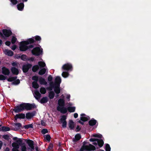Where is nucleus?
<instances>
[{"label":"nucleus","mask_w":151,"mask_h":151,"mask_svg":"<svg viewBox=\"0 0 151 151\" xmlns=\"http://www.w3.org/2000/svg\"><path fill=\"white\" fill-rule=\"evenodd\" d=\"M36 107L35 104H34L22 103L19 105L16 106L13 110L16 113L21 112L25 109L30 110Z\"/></svg>","instance_id":"nucleus-1"},{"label":"nucleus","mask_w":151,"mask_h":151,"mask_svg":"<svg viewBox=\"0 0 151 151\" xmlns=\"http://www.w3.org/2000/svg\"><path fill=\"white\" fill-rule=\"evenodd\" d=\"M58 106L57 107V110L60 111L61 113L65 114L67 112V109L64 107L65 106V101L64 99H59L58 101Z\"/></svg>","instance_id":"nucleus-2"},{"label":"nucleus","mask_w":151,"mask_h":151,"mask_svg":"<svg viewBox=\"0 0 151 151\" xmlns=\"http://www.w3.org/2000/svg\"><path fill=\"white\" fill-rule=\"evenodd\" d=\"M42 49H40L39 47H37L33 48L31 50V52L33 55L38 56L42 54Z\"/></svg>","instance_id":"nucleus-3"},{"label":"nucleus","mask_w":151,"mask_h":151,"mask_svg":"<svg viewBox=\"0 0 151 151\" xmlns=\"http://www.w3.org/2000/svg\"><path fill=\"white\" fill-rule=\"evenodd\" d=\"M62 69L64 70L72 71L73 69L72 65L70 63H67L63 65Z\"/></svg>","instance_id":"nucleus-4"},{"label":"nucleus","mask_w":151,"mask_h":151,"mask_svg":"<svg viewBox=\"0 0 151 151\" xmlns=\"http://www.w3.org/2000/svg\"><path fill=\"white\" fill-rule=\"evenodd\" d=\"M27 44L24 41L21 42L19 46V50L21 51H25L27 50Z\"/></svg>","instance_id":"nucleus-5"},{"label":"nucleus","mask_w":151,"mask_h":151,"mask_svg":"<svg viewBox=\"0 0 151 151\" xmlns=\"http://www.w3.org/2000/svg\"><path fill=\"white\" fill-rule=\"evenodd\" d=\"M84 150L88 151L94 150H96V147L93 145L89 144L88 145L82 146Z\"/></svg>","instance_id":"nucleus-6"},{"label":"nucleus","mask_w":151,"mask_h":151,"mask_svg":"<svg viewBox=\"0 0 151 151\" xmlns=\"http://www.w3.org/2000/svg\"><path fill=\"white\" fill-rule=\"evenodd\" d=\"M2 32L4 35L6 37H9L12 34V31L10 29H3Z\"/></svg>","instance_id":"nucleus-7"},{"label":"nucleus","mask_w":151,"mask_h":151,"mask_svg":"<svg viewBox=\"0 0 151 151\" xmlns=\"http://www.w3.org/2000/svg\"><path fill=\"white\" fill-rule=\"evenodd\" d=\"M67 116L65 115L63 116L60 119L61 122L62 123V127L63 128L66 127L67 122L66 121Z\"/></svg>","instance_id":"nucleus-8"},{"label":"nucleus","mask_w":151,"mask_h":151,"mask_svg":"<svg viewBox=\"0 0 151 151\" xmlns=\"http://www.w3.org/2000/svg\"><path fill=\"white\" fill-rule=\"evenodd\" d=\"M32 66V65L31 64H27L26 65H24L22 67V71L24 73H27L29 70V68H30Z\"/></svg>","instance_id":"nucleus-9"},{"label":"nucleus","mask_w":151,"mask_h":151,"mask_svg":"<svg viewBox=\"0 0 151 151\" xmlns=\"http://www.w3.org/2000/svg\"><path fill=\"white\" fill-rule=\"evenodd\" d=\"M36 113V112L35 111H33L31 112H27L26 114V118L27 119H31L35 115Z\"/></svg>","instance_id":"nucleus-10"},{"label":"nucleus","mask_w":151,"mask_h":151,"mask_svg":"<svg viewBox=\"0 0 151 151\" xmlns=\"http://www.w3.org/2000/svg\"><path fill=\"white\" fill-rule=\"evenodd\" d=\"M2 73L4 75L8 76L10 73V71L9 69L5 67L2 68Z\"/></svg>","instance_id":"nucleus-11"},{"label":"nucleus","mask_w":151,"mask_h":151,"mask_svg":"<svg viewBox=\"0 0 151 151\" xmlns=\"http://www.w3.org/2000/svg\"><path fill=\"white\" fill-rule=\"evenodd\" d=\"M27 143L29 147L30 148L31 150H34L35 149L34 146V142L33 141L29 139L27 140Z\"/></svg>","instance_id":"nucleus-12"},{"label":"nucleus","mask_w":151,"mask_h":151,"mask_svg":"<svg viewBox=\"0 0 151 151\" xmlns=\"http://www.w3.org/2000/svg\"><path fill=\"white\" fill-rule=\"evenodd\" d=\"M25 118V115L24 113H20L16 115L14 117L15 120L17 121L18 118L24 119Z\"/></svg>","instance_id":"nucleus-13"},{"label":"nucleus","mask_w":151,"mask_h":151,"mask_svg":"<svg viewBox=\"0 0 151 151\" xmlns=\"http://www.w3.org/2000/svg\"><path fill=\"white\" fill-rule=\"evenodd\" d=\"M12 146L13 147L12 149V151H19L18 150L19 145L17 143L15 142H13L12 143Z\"/></svg>","instance_id":"nucleus-14"},{"label":"nucleus","mask_w":151,"mask_h":151,"mask_svg":"<svg viewBox=\"0 0 151 151\" xmlns=\"http://www.w3.org/2000/svg\"><path fill=\"white\" fill-rule=\"evenodd\" d=\"M61 82V80L60 77L59 76H57L55 78V85L60 86V84Z\"/></svg>","instance_id":"nucleus-15"},{"label":"nucleus","mask_w":151,"mask_h":151,"mask_svg":"<svg viewBox=\"0 0 151 151\" xmlns=\"http://www.w3.org/2000/svg\"><path fill=\"white\" fill-rule=\"evenodd\" d=\"M11 70L12 73L13 75H17L19 73L18 69L14 67H12Z\"/></svg>","instance_id":"nucleus-16"},{"label":"nucleus","mask_w":151,"mask_h":151,"mask_svg":"<svg viewBox=\"0 0 151 151\" xmlns=\"http://www.w3.org/2000/svg\"><path fill=\"white\" fill-rule=\"evenodd\" d=\"M24 41L25 44L27 45L31 44L35 42V41L32 38L28 39L27 40Z\"/></svg>","instance_id":"nucleus-17"},{"label":"nucleus","mask_w":151,"mask_h":151,"mask_svg":"<svg viewBox=\"0 0 151 151\" xmlns=\"http://www.w3.org/2000/svg\"><path fill=\"white\" fill-rule=\"evenodd\" d=\"M13 139L16 140V142L18 143V144L20 146L24 145V143H22V139H18L17 137H14L13 138Z\"/></svg>","instance_id":"nucleus-18"},{"label":"nucleus","mask_w":151,"mask_h":151,"mask_svg":"<svg viewBox=\"0 0 151 151\" xmlns=\"http://www.w3.org/2000/svg\"><path fill=\"white\" fill-rule=\"evenodd\" d=\"M86 116V115L84 114H81V116L80 117L81 120L83 122L87 121L89 119L88 118L85 117V116Z\"/></svg>","instance_id":"nucleus-19"},{"label":"nucleus","mask_w":151,"mask_h":151,"mask_svg":"<svg viewBox=\"0 0 151 151\" xmlns=\"http://www.w3.org/2000/svg\"><path fill=\"white\" fill-rule=\"evenodd\" d=\"M18 9L20 11H22L24 7V4L23 3H21L17 5Z\"/></svg>","instance_id":"nucleus-20"},{"label":"nucleus","mask_w":151,"mask_h":151,"mask_svg":"<svg viewBox=\"0 0 151 151\" xmlns=\"http://www.w3.org/2000/svg\"><path fill=\"white\" fill-rule=\"evenodd\" d=\"M60 86L55 85V87L54 88V91L56 93L59 94L60 92Z\"/></svg>","instance_id":"nucleus-21"},{"label":"nucleus","mask_w":151,"mask_h":151,"mask_svg":"<svg viewBox=\"0 0 151 151\" xmlns=\"http://www.w3.org/2000/svg\"><path fill=\"white\" fill-rule=\"evenodd\" d=\"M35 97L37 99H38L40 98L41 96V95L39 93V91L37 90H36L34 92Z\"/></svg>","instance_id":"nucleus-22"},{"label":"nucleus","mask_w":151,"mask_h":151,"mask_svg":"<svg viewBox=\"0 0 151 151\" xmlns=\"http://www.w3.org/2000/svg\"><path fill=\"white\" fill-rule=\"evenodd\" d=\"M97 121L94 119H91L88 122L89 124L91 126H93L96 124L97 123Z\"/></svg>","instance_id":"nucleus-23"},{"label":"nucleus","mask_w":151,"mask_h":151,"mask_svg":"<svg viewBox=\"0 0 151 151\" xmlns=\"http://www.w3.org/2000/svg\"><path fill=\"white\" fill-rule=\"evenodd\" d=\"M39 81L41 84L46 85L47 82L45 81V79L42 77L40 78Z\"/></svg>","instance_id":"nucleus-24"},{"label":"nucleus","mask_w":151,"mask_h":151,"mask_svg":"<svg viewBox=\"0 0 151 151\" xmlns=\"http://www.w3.org/2000/svg\"><path fill=\"white\" fill-rule=\"evenodd\" d=\"M68 125L70 130H72L74 128V122L72 120H70Z\"/></svg>","instance_id":"nucleus-25"},{"label":"nucleus","mask_w":151,"mask_h":151,"mask_svg":"<svg viewBox=\"0 0 151 151\" xmlns=\"http://www.w3.org/2000/svg\"><path fill=\"white\" fill-rule=\"evenodd\" d=\"M97 142L98 145L100 147L103 146L104 144V142L102 139H98Z\"/></svg>","instance_id":"nucleus-26"},{"label":"nucleus","mask_w":151,"mask_h":151,"mask_svg":"<svg viewBox=\"0 0 151 151\" xmlns=\"http://www.w3.org/2000/svg\"><path fill=\"white\" fill-rule=\"evenodd\" d=\"M68 110L70 112H73L75 111L76 107L75 106H69L67 108Z\"/></svg>","instance_id":"nucleus-27"},{"label":"nucleus","mask_w":151,"mask_h":151,"mask_svg":"<svg viewBox=\"0 0 151 151\" xmlns=\"http://www.w3.org/2000/svg\"><path fill=\"white\" fill-rule=\"evenodd\" d=\"M48 101V99L47 97H44L42 98L40 101L41 104H44L47 102Z\"/></svg>","instance_id":"nucleus-28"},{"label":"nucleus","mask_w":151,"mask_h":151,"mask_svg":"<svg viewBox=\"0 0 151 151\" xmlns=\"http://www.w3.org/2000/svg\"><path fill=\"white\" fill-rule=\"evenodd\" d=\"M55 95V93L52 91H50L49 93L48 96L50 99H53Z\"/></svg>","instance_id":"nucleus-29"},{"label":"nucleus","mask_w":151,"mask_h":151,"mask_svg":"<svg viewBox=\"0 0 151 151\" xmlns=\"http://www.w3.org/2000/svg\"><path fill=\"white\" fill-rule=\"evenodd\" d=\"M32 84V87L34 88L37 89L39 87V86L37 82H33Z\"/></svg>","instance_id":"nucleus-30"},{"label":"nucleus","mask_w":151,"mask_h":151,"mask_svg":"<svg viewBox=\"0 0 151 151\" xmlns=\"http://www.w3.org/2000/svg\"><path fill=\"white\" fill-rule=\"evenodd\" d=\"M39 67L38 65H34L32 68V71L34 72H37L39 69Z\"/></svg>","instance_id":"nucleus-31"},{"label":"nucleus","mask_w":151,"mask_h":151,"mask_svg":"<svg viewBox=\"0 0 151 151\" xmlns=\"http://www.w3.org/2000/svg\"><path fill=\"white\" fill-rule=\"evenodd\" d=\"M46 72V70L45 68L41 69L39 72L38 74L40 75L44 74Z\"/></svg>","instance_id":"nucleus-32"},{"label":"nucleus","mask_w":151,"mask_h":151,"mask_svg":"<svg viewBox=\"0 0 151 151\" xmlns=\"http://www.w3.org/2000/svg\"><path fill=\"white\" fill-rule=\"evenodd\" d=\"M81 138V136L80 134H78L75 136V139H74V141H77L79 140Z\"/></svg>","instance_id":"nucleus-33"},{"label":"nucleus","mask_w":151,"mask_h":151,"mask_svg":"<svg viewBox=\"0 0 151 151\" xmlns=\"http://www.w3.org/2000/svg\"><path fill=\"white\" fill-rule=\"evenodd\" d=\"M10 130V128L8 127L3 126L1 127V130L3 132L9 131Z\"/></svg>","instance_id":"nucleus-34"},{"label":"nucleus","mask_w":151,"mask_h":151,"mask_svg":"<svg viewBox=\"0 0 151 151\" xmlns=\"http://www.w3.org/2000/svg\"><path fill=\"white\" fill-rule=\"evenodd\" d=\"M17 78V76L10 77L7 79V80L9 82H12L16 80Z\"/></svg>","instance_id":"nucleus-35"},{"label":"nucleus","mask_w":151,"mask_h":151,"mask_svg":"<svg viewBox=\"0 0 151 151\" xmlns=\"http://www.w3.org/2000/svg\"><path fill=\"white\" fill-rule=\"evenodd\" d=\"M44 137L45 139L48 142H50V139H51V137L49 134L47 135H45L44 136Z\"/></svg>","instance_id":"nucleus-36"},{"label":"nucleus","mask_w":151,"mask_h":151,"mask_svg":"<svg viewBox=\"0 0 151 151\" xmlns=\"http://www.w3.org/2000/svg\"><path fill=\"white\" fill-rule=\"evenodd\" d=\"M38 64L39 66L42 68L44 67L46 65L45 63L42 61L39 62Z\"/></svg>","instance_id":"nucleus-37"},{"label":"nucleus","mask_w":151,"mask_h":151,"mask_svg":"<svg viewBox=\"0 0 151 151\" xmlns=\"http://www.w3.org/2000/svg\"><path fill=\"white\" fill-rule=\"evenodd\" d=\"M69 74L68 72H63L62 74V76L65 78L68 77Z\"/></svg>","instance_id":"nucleus-38"},{"label":"nucleus","mask_w":151,"mask_h":151,"mask_svg":"<svg viewBox=\"0 0 151 151\" xmlns=\"http://www.w3.org/2000/svg\"><path fill=\"white\" fill-rule=\"evenodd\" d=\"M40 92L42 94H44L46 93V91L44 87H41L40 89Z\"/></svg>","instance_id":"nucleus-39"},{"label":"nucleus","mask_w":151,"mask_h":151,"mask_svg":"<svg viewBox=\"0 0 151 151\" xmlns=\"http://www.w3.org/2000/svg\"><path fill=\"white\" fill-rule=\"evenodd\" d=\"M24 128L26 129H28L29 128H33V127L32 124H30L25 125L24 126Z\"/></svg>","instance_id":"nucleus-40"},{"label":"nucleus","mask_w":151,"mask_h":151,"mask_svg":"<svg viewBox=\"0 0 151 151\" xmlns=\"http://www.w3.org/2000/svg\"><path fill=\"white\" fill-rule=\"evenodd\" d=\"M27 56L26 55L23 54L21 56L20 58L23 60L26 61L27 60Z\"/></svg>","instance_id":"nucleus-41"},{"label":"nucleus","mask_w":151,"mask_h":151,"mask_svg":"<svg viewBox=\"0 0 151 151\" xmlns=\"http://www.w3.org/2000/svg\"><path fill=\"white\" fill-rule=\"evenodd\" d=\"M105 150L106 151H111V147L108 144H106Z\"/></svg>","instance_id":"nucleus-42"},{"label":"nucleus","mask_w":151,"mask_h":151,"mask_svg":"<svg viewBox=\"0 0 151 151\" xmlns=\"http://www.w3.org/2000/svg\"><path fill=\"white\" fill-rule=\"evenodd\" d=\"M20 83V81L19 79H17L15 80L12 83V84L17 85L19 84Z\"/></svg>","instance_id":"nucleus-43"},{"label":"nucleus","mask_w":151,"mask_h":151,"mask_svg":"<svg viewBox=\"0 0 151 151\" xmlns=\"http://www.w3.org/2000/svg\"><path fill=\"white\" fill-rule=\"evenodd\" d=\"M6 55L10 56H12L13 55V52L11 50H9L7 52Z\"/></svg>","instance_id":"nucleus-44"},{"label":"nucleus","mask_w":151,"mask_h":151,"mask_svg":"<svg viewBox=\"0 0 151 151\" xmlns=\"http://www.w3.org/2000/svg\"><path fill=\"white\" fill-rule=\"evenodd\" d=\"M35 41H39V42H40V41L41 40V38L38 35L36 36L35 37Z\"/></svg>","instance_id":"nucleus-45"},{"label":"nucleus","mask_w":151,"mask_h":151,"mask_svg":"<svg viewBox=\"0 0 151 151\" xmlns=\"http://www.w3.org/2000/svg\"><path fill=\"white\" fill-rule=\"evenodd\" d=\"M17 40V38L14 36H13L11 40L12 43L13 44H14L16 42Z\"/></svg>","instance_id":"nucleus-46"},{"label":"nucleus","mask_w":151,"mask_h":151,"mask_svg":"<svg viewBox=\"0 0 151 151\" xmlns=\"http://www.w3.org/2000/svg\"><path fill=\"white\" fill-rule=\"evenodd\" d=\"M21 150L22 151H26L27 148L25 143L24 145H21Z\"/></svg>","instance_id":"nucleus-47"},{"label":"nucleus","mask_w":151,"mask_h":151,"mask_svg":"<svg viewBox=\"0 0 151 151\" xmlns=\"http://www.w3.org/2000/svg\"><path fill=\"white\" fill-rule=\"evenodd\" d=\"M32 79L34 81L33 82H37L38 81V77L36 76H33L32 77Z\"/></svg>","instance_id":"nucleus-48"},{"label":"nucleus","mask_w":151,"mask_h":151,"mask_svg":"<svg viewBox=\"0 0 151 151\" xmlns=\"http://www.w3.org/2000/svg\"><path fill=\"white\" fill-rule=\"evenodd\" d=\"M93 136L95 137H98L100 138H101L102 137V136L101 134H94L93 135Z\"/></svg>","instance_id":"nucleus-49"},{"label":"nucleus","mask_w":151,"mask_h":151,"mask_svg":"<svg viewBox=\"0 0 151 151\" xmlns=\"http://www.w3.org/2000/svg\"><path fill=\"white\" fill-rule=\"evenodd\" d=\"M41 133L43 134H45L48 132V131L46 129H43L41 131Z\"/></svg>","instance_id":"nucleus-50"},{"label":"nucleus","mask_w":151,"mask_h":151,"mask_svg":"<svg viewBox=\"0 0 151 151\" xmlns=\"http://www.w3.org/2000/svg\"><path fill=\"white\" fill-rule=\"evenodd\" d=\"M34 47V45H31L28 46L27 45V50H31V49Z\"/></svg>","instance_id":"nucleus-51"},{"label":"nucleus","mask_w":151,"mask_h":151,"mask_svg":"<svg viewBox=\"0 0 151 151\" xmlns=\"http://www.w3.org/2000/svg\"><path fill=\"white\" fill-rule=\"evenodd\" d=\"M53 144L52 143H50L49 144V145L48 147V149H47V150H48L47 151H48L49 150H52V149L53 148Z\"/></svg>","instance_id":"nucleus-52"},{"label":"nucleus","mask_w":151,"mask_h":151,"mask_svg":"<svg viewBox=\"0 0 151 151\" xmlns=\"http://www.w3.org/2000/svg\"><path fill=\"white\" fill-rule=\"evenodd\" d=\"M6 77L3 75H0V80H4L6 79Z\"/></svg>","instance_id":"nucleus-53"},{"label":"nucleus","mask_w":151,"mask_h":151,"mask_svg":"<svg viewBox=\"0 0 151 151\" xmlns=\"http://www.w3.org/2000/svg\"><path fill=\"white\" fill-rule=\"evenodd\" d=\"M9 136L8 134L4 135L3 136V138L7 140H9Z\"/></svg>","instance_id":"nucleus-54"},{"label":"nucleus","mask_w":151,"mask_h":151,"mask_svg":"<svg viewBox=\"0 0 151 151\" xmlns=\"http://www.w3.org/2000/svg\"><path fill=\"white\" fill-rule=\"evenodd\" d=\"M10 1L13 5H15L18 3L17 0H10Z\"/></svg>","instance_id":"nucleus-55"},{"label":"nucleus","mask_w":151,"mask_h":151,"mask_svg":"<svg viewBox=\"0 0 151 151\" xmlns=\"http://www.w3.org/2000/svg\"><path fill=\"white\" fill-rule=\"evenodd\" d=\"M52 77L51 75H49L47 78V80L48 81L50 82L52 81Z\"/></svg>","instance_id":"nucleus-56"},{"label":"nucleus","mask_w":151,"mask_h":151,"mask_svg":"<svg viewBox=\"0 0 151 151\" xmlns=\"http://www.w3.org/2000/svg\"><path fill=\"white\" fill-rule=\"evenodd\" d=\"M18 63L15 62H13L12 63V65L13 66L18 67Z\"/></svg>","instance_id":"nucleus-57"},{"label":"nucleus","mask_w":151,"mask_h":151,"mask_svg":"<svg viewBox=\"0 0 151 151\" xmlns=\"http://www.w3.org/2000/svg\"><path fill=\"white\" fill-rule=\"evenodd\" d=\"M50 86L51 87H55V82L54 83L53 81L50 82Z\"/></svg>","instance_id":"nucleus-58"},{"label":"nucleus","mask_w":151,"mask_h":151,"mask_svg":"<svg viewBox=\"0 0 151 151\" xmlns=\"http://www.w3.org/2000/svg\"><path fill=\"white\" fill-rule=\"evenodd\" d=\"M18 128H20L21 127L22 125L21 123H16L14 124Z\"/></svg>","instance_id":"nucleus-59"},{"label":"nucleus","mask_w":151,"mask_h":151,"mask_svg":"<svg viewBox=\"0 0 151 151\" xmlns=\"http://www.w3.org/2000/svg\"><path fill=\"white\" fill-rule=\"evenodd\" d=\"M97 140H98V139L91 138L89 139V141L90 142H95V141H97Z\"/></svg>","instance_id":"nucleus-60"},{"label":"nucleus","mask_w":151,"mask_h":151,"mask_svg":"<svg viewBox=\"0 0 151 151\" xmlns=\"http://www.w3.org/2000/svg\"><path fill=\"white\" fill-rule=\"evenodd\" d=\"M76 132H78L81 130V128L78 125L76 128Z\"/></svg>","instance_id":"nucleus-61"},{"label":"nucleus","mask_w":151,"mask_h":151,"mask_svg":"<svg viewBox=\"0 0 151 151\" xmlns=\"http://www.w3.org/2000/svg\"><path fill=\"white\" fill-rule=\"evenodd\" d=\"M5 44L6 45L9 46L10 45L11 42L9 41H7L6 42Z\"/></svg>","instance_id":"nucleus-62"},{"label":"nucleus","mask_w":151,"mask_h":151,"mask_svg":"<svg viewBox=\"0 0 151 151\" xmlns=\"http://www.w3.org/2000/svg\"><path fill=\"white\" fill-rule=\"evenodd\" d=\"M41 124L43 126H45V122L43 120H42L41 122Z\"/></svg>","instance_id":"nucleus-63"},{"label":"nucleus","mask_w":151,"mask_h":151,"mask_svg":"<svg viewBox=\"0 0 151 151\" xmlns=\"http://www.w3.org/2000/svg\"><path fill=\"white\" fill-rule=\"evenodd\" d=\"M16 45H13V46H12V49L13 50H15L16 49Z\"/></svg>","instance_id":"nucleus-64"}]
</instances>
